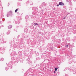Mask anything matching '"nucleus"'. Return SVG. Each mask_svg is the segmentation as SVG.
<instances>
[{
	"label": "nucleus",
	"instance_id": "nucleus-3",
	"mask_svg": "<svg viewBox=\"0 0 76 76\" xmlns=\"http://www.w3.org/2000/svg\"><path fill=\"white\" fill-rule=\"evenodd\" d=\"M10 31H8V32H7V35H9V34H10Z\"/></svg>",
	"mask_w": 76,
	"mask_h": 76
},
{
	"label": "nucleus",
	"instance_id": "nucleus-17",
	"mask_svg": "<svg viewBox=\"0 0 76 76\" xmlns=\"http://www.w3.org/2000/svg\"><path fill=\"white\" fill-rule=\"evenodd\" d=\"M19 1H22V0H18Z\"/></svg>",
	"mask_w": 76,
	"mask_h": 76
},
{
	"label": "nucleus",
	"instance_id": "nucleus-8",
	"mask_svg": "<svg viewBox=\"0 0 76 76\" xmlns=\"http://www.w3.org/2000/svg\"><path fill=\"white\" fill-rule=\"evenodd\" d=\"M5 69L6 70H8V67H7Z\"/></svg>",
	"mask_w": 76,
	"mask_h": 76
},
{
	"label": "nucleus",
	"instance_id": "nucleus-1",
	"mask_svg": "<svg viewBox=\"0 0 76 76\" xmlns=\"http://www.w3.org/2000/svg\"><path fill=\"white\" fill-rule=\"evenodd\" d=\"M59 4L60 6H63L64 5V3L62 2H60Z\"/></svg>",
	"mask_w": 76,
	"mask_h": 76
},
{
	"label": "nucleus",
	"instance_id": "nucleus-6",
	"mask_svg": "<svg viewBox=\"0 0 76 76\" xmlns=\"http://www.w3.org/2000/svg\"><path fill=\"white\" fill-rule=\"evenodd\" d=\"M34 24L35 25H38V24H37V23H34Z\"/></svg>",
	"mask_w": 76,
	"mask_h": 76
},
{
	"label": "nucleus",
	"instance_id": "nucleus-19",
	"mask_svg": "<svg viewBox=\"0 0 76 76\" xmlns=\"http://www.w3.org/2000/svg\"><path fill=\"white\" fill-rule=\"evenodd\" d=\"M74 31H73V33H74Z\"/></svg>",
	"mask_w": 76,
	"mask_h": 76
},
{
	"label": "nucleus",
	"instance_id": "nucleus-20",
	"mask_svg": "<svg viewBox=\"0 0 76 76\" xmlns=\"http://www.w3.org/2000/svg\"><path fill=\"white\" fill-rule=\"evenodd\" d=\"M75 32H76V31H75Z\"/></svg>",
	"mask_w": 76,
	"mask_h": 76
},
{
	"label": "nucleus",
	"instance_id": "nucleus-14",
	"mask_svg": "<svg viewBox=\"0 0 76 76\" xmlns=\"http://www.w3.org/2000/svg\"><path fill=\"white\" fill-rule=\"evenodd\" d=\"M59 5H60V4H59V5H57L56 6L58 7V6H59Z\"/></svg>",
	"mask_w": 76,
	"mask_h": 76
},
{
	"label": "nucleus",
	"instance_id": "nucleus-9",
	"mask_svg": "<svg viewBox=\"0 0 76 76\" xmlns=\"http://www.w3.org/2000/svg\"><path fill=\"white\" fill-rule=\"evenodd\" d=\"M18 9L16 10H15V12H17V11H18Z\"/></svg>",
	"mask_w": 76,
	"mask_h": 76
},
{
	"label": "nucleus",
	"instance_id": "nucleus-21",
	"mask_svg": "<svg viewBox=\"0 0 76 76\" xmlns=\"http://www.w3.org/2000/svg\"><path fill=\"white\" fill-rule=\"evenodd\" d=\"M70 0V1H71L72 0Z\"/></svg>",
	"mask_w": 76,
	"mask_h": 76
},
{
	"label": "nucleus",
	"instance_id": "nucleus-11",
	"mask_svg": "<svg viewBox=\"0 0 76 76\" xmlns=\"http://www.w3.org/2000/svg\"><path fill=\"white\" fill-rule=\"evenodd\" d=\"M28 64H31V62H29L28 63Z\"/></svg>",
	"mask_w": 76,
	"mask_h": 76
},
{
	"label": "nucleus",
	"instance_id": "nucleus-10",
	"mask_svg": "<svg viewBox=\"0 0 76 76\" xmlns=\"http://www.w3.org/2000/svg\"><path fill=\"white\" fill-rule=\"evenodd\" d=\"M55 71H56L57 70V68H55Z\"/></svg>",
	"mask_w": 76,
	"mask_h": 76
},
{
	"label": "nucleus",
	"instance_id": "nucleus-12",
	"mask_svg": "<svg viewBox=\"0 0 76 76\" xmlns=\"http://www.w3.org/2000/svg\"><path fill=\"white\" fill-rule=\"evenodd\" d=\"M7 17H9V15L7 14Z\"/></svg>",
	"mask_w": 76,
	"mask_h": 76
},
{
	"label": "nucleus",
	"instance_id": "nucleus-5",
	"mask_svg": "<svg viewBox=\"0 0 76 76\" xmlns=\"http://www.w3.org/2000/svg\"><path fill=\"white\" fill-rule=\"evenodd\" d=\"M9 13L10 15H12V12L11 11L9 12Z\"/></svg>",
	"mask_w": 76,
	"mask_h": 76
},
{
	"label": "nucleus",
	"instance_id": "nucleus-7",
	"mask_svg": "<svg viewBox=\"0 0 76 76\" xmlns=\"http://www.w3.org/2000/svg\"><path fill=\"white\" fill-rule=\"evenodd\" d=\"M1 61H3L4 60V58H1Z\"/></svg>",
	"mask_w": 76,
	"mask_h": 76
},
{
	"label": "nucleus",
	"instance_id": "nucleus-18",
	"mask_svg": "<svg viewBox=\"0 0 76 76\" xmlns=\"http://www.w3.org/2000/svg\"><path fill=\"white\" fill-rule=\"evenodd\" d=\"M74 33V34H76V32H75V33Z\"/></svg>",
	"mask_w": 76,
	"mask_h": 76
},
{
	"label": "nucleus",
	"instance_id": "nucleus-4",
	"mask_svg": "<svg viewBox=\"0 0 76 76\" xmlns=\"http://www.w3.org/2000/svg\"><path fill=\"white\" fill-rule=\"evenodd\" d=\"M42 5L43 6H44V5H45V3H43L42 4Z\"/></svg>",
	"mask_w": 76,
	"mask_h": 76
},
{
	"label": "nucleus",
	"instance_id": "nucleus-2",
	"mask_svg": "<svg viewBox=\"0 0 76 76\" xmlns=\"http://www.w3.org/2000/svg\"><path fill=\"white\" fill-rule=\"evenodd\" d=\"M12 28V26H8V28L9 29H11Z\"/></svg>",
	"mask_w": 76,
	"mask_h": 76
},
{
	"label": "nucleus",
	"instance_id": "nucleus-15",
	"mask_svg": "<svg viewBox=\"0 0 76 76\" xmlns=\"http://www.w3.org/2000/svg\"><path fill=\"white\" fill-rule=\"evenodd\" d=\"M66 47H68V45H66Z\"/></svg>",
	"mask_w": 76,
	"mask_h": 76
},
{
	"label": "nucleus",
	"instance_id": "nucleus-13",
	"mask_svg": "<svg viewBox=\"0 0 76 76\" xmlns=\"http://www.w3.org/2000/svg\"><path fill=\"white\" fill-rule=\"evenodd\" d=\"M66 19V17H64V18H63V19Z\"/></svg>",
	"mask_w": 76,
	"mask_h": 76
},
{
	"label": "nucleus",
	"instance_id": "nucleus-22",
	"mask_svg": "<svg viewBox=\"0 0 76 76\" xmlns=\"http://www.w3.org/2000/svg\"><path fill=\"white\" fill-rule=\"evenodd\" d=\"M54 73H55V71L54 72Z\"/></svg>",
	"mask_w": 76,
	"mask_h": 76
},
{
	"label": "nucleus",
	"instance_id": "nucleus-16",
	"mask_svg": "<svg viewBox=\"0 0 76 76\" xmlns=\"http://www.w3.org/2000/svg\"><path fill=\"white\" fill-rule=\"evenodd\" d=\"M65 76H68V75H66Z\"/></svg>",
	"mask_w": 76,
	"mask_h": 76
}]
</instances>
